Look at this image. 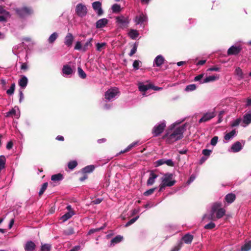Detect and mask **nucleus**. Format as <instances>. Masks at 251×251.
Returning a JSON list of instances; mask_svg holds the SVG:
<instances>
[{
	"instance_id": "1",
	"label": "nucleus",
	"mask_w": 251,
	"mask_h": 251,
	"mask_svg": "<svg viewBox=\"0 0 251 251\" xmlns=\"http://www.w3.org/2000/svg\"><path fill=\"white\" fill-rule=\"evenodd\" d=\"M185 130V125L176 127V123H173L169 126L162 139L167 144H172L183 138Z\"/></svg>"
},
{
	"instance_id": "2",
	"label": "nucleus",
	"mask_w": 251,
	"mask_h": 251,
	"mask_svg": "<svg viewBox=\"0 0 251 251\" xmlns=\"http://www.w3.org/2000/svg\"><path fill=\"white\" fill-rule=\"evenodd\" d=\"M221 207V202H216L213 203L211 204L209 214L204 215L203 219H207L208 220L215 221L216 219L222 218L226 214V210Z\"/></svg>"
},
{
	"instance_id": "3",
	"label": "nucleus",
	"mask_w": 251,
	"mask_h": 251,
	"mask_svg": "<svg viewBox=\"0 0 251 251\" xmlns=\"http://www.w3.org/2000/svg\"><path fill=\"white\" fill-rule=\"evenodd\" d=\"M176 183V180L173 178V174L166 173L161 178V183L159 186V192H161L165 189L166 187L173 186Z\"/></svg>"
},
{
	"instance_id": "4",
	"label": "nucleus",
	"mask_w": 251,
	"mask_h": 251,
	"mask_svg": "<svg viewBox=\"0 0 251 251\" xmlns=\"http://www.w3.org/2000/svg\"><path fill=\"white\" fill-rule=\"evenodd\" d=\"M119 91L117 88L113 87L109 89L104 94L105 101H112L117 98L119 96Z\"/></svg>"
},
{
	"instance_id": "5",
	"label": "nucleus",
	"mask_w": 251,
	"mask_h": 251,
	"mask_svg": "<svg viewBox=\"0 0 251 251\" xmlns=\"http://www.w3.org/2000/svg\"><path fill=\"white\" fill-rule=\"evenodd\" d=\"M115 20L118 27L122 29L127 28L130 23L129 17H125L122 15L117 16L115 18Z\"/></svg>"
},
{
	"instance_id": "6",
	"label": "nucleus",
	"mask_w": 251,
	"mask_h": 251,
	"mask_svg": "<svg viewBox=\"0 0 251 251\" xmlns=\"http://www.w3.org/2000/svg\"><path fill=\"white\" fill-rule=\"evenodd\" d=\"M166 123L165 120H162L156 124L152 129V133L154 137H157L160 135L164 131L166 127Z\"/></svg>"
},
{
	"instance_id": "7",
	"label": "nucleus",
	"mask_w": 251,
	"mask_h": 251,
	"mask_svg": "<svg viewBox=\"0 0 251 251\" xmlns=\"http://www.w3.org/2000/svg\"><path fill=\"white\" fill-rule=\"evenodd\" d=\"M15 11L21 18H25L32 13V9L26 7L17 8L15 9Z\"/></svg>"
},
{
	"instance_id": "8",
	"label": "nucleus",
	"mask_w": 251,
	"mask_h": 251,
	"mask_svg": "<svg viewBox=\"0 0 251 251\" xmlns=\"http://www.w3.org/2000/svg\"><path fill=\"white\" fill-rule=\"evenodd\" d=\"M75 11L78 16L83 17L86 15L87 9L85 5L79 3L76 6Z\"/></svg>"
},
{
	"instance_id": "9",
	"label": "nucleus",
	"mask_w": 251,
	"mask_h": 251,
	"mask_svg": "<svg viewBox=\"0 0 251 251\" xmlns=\"http://www.w3.org/2000/svg\"><path fill=\"white\" fill-rule=\"evenodd\" d=\"M216 114L214 111L206 113L199 120V122L201 123L202 122H207L214 118Z\"/></svg>"
},
{
	"instance_id": "10",
	"label": "nucleus",
	"mask_w": 251,
	"mask_h": 251,
	"mask_svg": "<svg viewBox=\"0 0 251 251\" xmlns=\"http://www.w3.org/2000/svg\"><path fill=\"white\" fill-rule=\"evenodd\" d=\"M92 7L98 16L103 14V10L101 8V3L99 1H95L92 3Z\"/></svg>"
},
{
	"instance_id": "11",
	"label": "nucleus",
	"mask_w": 251,
	"mask_h": 251,
	"mask_svg": "<svg viewBox=\"0 0 251 251\" xmlns=\"http://www.w3.org/2000/svg\"><path fill=\"white\" fill-rule=\"evenodd\" d=\"M242 48L240 46H232L227 50L228 55H236L240 52Z\"/></svg>"
},
{
	"instance_id": "12",
	"label": "nucleus",
	"mask_w": 251,
	"mask_h": 251,
	"mask_svg": "<svg viewBox=\"0 0 251 251\" xmlns=\"http://www.w3.org/2000/svg\"><path fill=\"white\" fill-rule=\"evenodd\" d=\"M147 20L148 18L147 16L143 13H142L141 14L136 16L134 19V22L137 25H141L144 22H147Z\"/></svg>"
},
{
	"instance_id": "13",
	"label": "nucleus",
	"mask_w": 251,
	"mask_h": 251,
	"mask_svg": "<svg viewBox=\"0 0 251 251\" xmlns=\"http://www.w3.org/2000/svg\"><path fill=\"white\" fill-rule=\"evenodd\" d=\"M62 71L63 75L65 76L72 75L74 73L73 70L69 65H64Z\"/></svg>"
},
{
	"instance_id": "14",
	"label": "nucleus",
	"mask_w": 251,
	"mask_h": 251,
	"mask_svg": "<svg viewBox=\"0 0 251 251\" xmlns=\"http://www.w3.org/2000/svg\"><path fill=\"white\" fill-rule=\"evenodd\" d=\"M165 59L162 55H157L153 60V66L159 67L164 62Z\"/></svg>"
},
{
	"instance_id": "15",
	"label": "nucleus",
	"mask_w": 251,
	"mask_h": 251,
	"mask_svg": "<svg viewBox=\"0 0 251 251\" xmlns=\"http://www.w3.org/2000/svg\"><path fill=\"white\" fill-rule=\"evenodd\" d=\"M74 37L71 33H68L65 37L64 44L68 47H71L73 42Z\"/></svg>"
},
{
	"instance_id": "16",
	"label": "nucleus",
	"mask_w": 251,
	"mask_h": 251,
	"mask_svg": "<svg viewBox=\"0 0 251 251\" xmlns=\"http://www.w3.org/2000/svg\"><path fill=\"white\" fill-rule=\"evenodd\" d=\"M123 239V236L120 235H117L111 240L109 246L110 247L114 246L115 245L121 242Z\"/></svg>"
},
{
	"instance_id": "17",
	"label": "nucleus",
	"mask_w": 251,
	"mask_h": 251,
	"mask_svg": "<svg viewBox=\"0 0 251 251\" xmlns=\"http://www.w3.org/2000/svg\"><path fill=\"white\" fill-rule=\"evenodd\" d=\"M243 123L245 125L243 126H246L251 123V112H248L246 113L243 117Z\"/></svg>"
},
{
	"instance_id": "18",
	"label": "nucleus",
	"mask_w": 251,
	"mask_h": 251,
	"mask_svg": "<svg viewBox=\"0 0 251 251\" xmlns=\"http://www.w3.org/2000/svg\"><path fill=\"white\" fill-rule=\"evenodd\" d=\"M16 109L19 111V109L18 107H15L14 108L11 109L9 111L6 113L5 117H10L14 116L16 118H18L20 117V113H16Z\"/></svg>"
},
{
	"instance_id": "19",
	"label": "nucleus",
	"mask_w": 251,
	"mask_h": 251,
	"mask_svg": "<svg viewBox=\"0 0 251 251\" xmlns=\"http://www.w3.org/2000/svg\"><path fill=\"white\" fill-rule=\"evenodd\" d=\"M158 177V176L154 174L153 172H151L150 174V176L147 182V185L148 186H151L154 184L155 179Z\"/></svg>"
},
{
	"instance_id": "20",
	"label": "nucleus",
	"mask_w": 251,
	"mask_h": 251,
	"mask_svg": "<svg viewBox=\"0 0 251 251\" xmlns=\"http://www.w3.org/2000/svg\"><path fill=\"white\" fill-rule=\"evenodd\" d=\"M243 146L242 145L241 143L237 141L234 143L231 146V150L234 152H237L240 151L243 149Z\"/></svg>"
},
{
	"instance_id": "21",
	"label": "nucleus",
	"mask_w": 251,
	"mask_h": 251,
	"mask_svg": "<svg viewBox=\"0 0 251 251\" xmlns=\"http://www.w3.org/2000/svg\"><path fill=\"white\" fill-rule=\"evenodd\" d=\"M108 23V20L106 18H102L99 20L96 24V27L97 28H100L104 27Z\"/></svg>"
},
{
	"instance_id": "22",
	"label": "nucleus",
	"mask_w": 251,
	"mask_h": 251,
	"mask_svg": "<svg viewBox=\"0 0 251 251\" xmlns=\"http://www.w3.org/2000/svg\"><path fill=\"white\" fill-rule=\"evenodd\" d=\"M35 244L33 242L29 241L25 244V250L26 251H33L35 249Z\"/></svg>"
},
{
	"instance_id": "23",
	"label": "nucleus",
	"mask_w": 251,
	"mask_h": 251,
	"mask_svg": "<svg viewBox=\"0 0 251 251\" xmlns=\"http://www.w3.org/2000/svg\"><path fill=\"white\" fill-rule=\"evenodd\" d=\"M236 129H234L232 130L229 133H226L224 139L226 141H229L230 140L232 139L236 135Z\"/></svg>"
},
{
	"instance_id": "24",
	"label": "nucleus",
	"mask_w": 251,
	"mask_h": 251,
	"mask_svg": "<svg viewBox=\"0 0 251 251\" xmlns=\"http://www.w3.org/2000/svg\"><path fill=\"white\" fill-rule=\"evenodd\" d=\"M139 90L141 92H145L149 89L151 88V84H145L143 82H139L138 83Z\"/></svg>"
},
{
	"instance_id": "25",
	"label": "nucleus",
	"mask_w": 251,
	"mask_h": 251,
	"mask_svg": "<svg viewBox=\"0 0 251 251\" xmlns=\"http://www.w3.org/2000/svg\"><path fill=\"white\" fill-rule=\"evenodd\" d=\"M28 79L27 77L23 75L19 80V85L22 88H25L27 84Z\"/></svg>"
},
{
	"instance_id": "26",
	"label": "nucleus",
	"mask_w": 251,
	"mask_h": 251,
	"mask_svg": "<svg viewBox=\"0 0 251 251\" xmlns=\"http://www.w3.org/2000/svg\"><path fill=\"white\" fill-rule=\"evenodd\" d=\"M235 198L236 196L235 194L229 193L226 196L225 199L227 203H231L235 201Z\"/></svg>"
},
{
	"instance_id": "27",
	"label": "nucleus",
	"mask_w": 251,
	"mask_h": 251,
	"mask_svg": "<svg viewBox=\"0 0 251 251\" xmlns=\"http://www.w3.org/2000/svg\"><path fill=\"white\" fill-rule=\"evenodd\" d=\"M182 239L185 243L189 244L191 243L193 239V236L189 233H187L182 237Z\"/></svg>"
},
{
	"instance_id": "28",
	"label": "nucleus",
	"mask_w": 251,
	"mask_h": 251,
	"mask_svg": "<svg viewBox=\"0 0 251 251\" xmlns=\"http://www.w3.org/2000/svg\"><path fill=\"white\" fill-rule=\"evenodd\" d=\"M219 75H210L206 77L205 78H204V80L201 81V82H205L208 83L209 82H212L218 79H219Z\"/></svg>"
},
{
	"instance_id": "29",
	"label": "nucleus",
	"mask_w": 251,
	"mask_h": 251,
	"mask_svg": "<svg viewBox=\"0 0 251 251\" xmlns=\"http://www.w3.org/2000/svg\"><path fill=\"white\" fill-rule=\"evenodd\" d=\"M74 215H75L74 212H68L61 217V219L63 222H65L70 219Z\"/></svg>"
},
{
	"instance_id": "30",
	"label": "nucleus",
	"mask_w": 251,
	"mask_h": 251,
	"mask_svg": "<svg viewBox=\"0 0 251 251\" xmlns=\"http://www.w3.org/2000/svg\"><path fill=\"white\" fill-rule=\"evenodd\" d=\"M63 175L61 174L53 175L51 177V180L54 182L61 181L63 179Z\"/></svg>"
},
{
	"instance_id": "31",
	"label": "nucleus",
	"mask_w": 251,
	"mask_h": 251,
	"mask_svg": "<svg viewBox=\"0 0 251 251\" xmlns=\"http://www.w3.org/2000/svg\"><path fill=\"white\" fill-rule=\"evenodd\" d=\"M138 141H135L129 145L124 150L121 151L120 153H125L129 151L132 148L138 144Z\"/></svg>"
},
{
	"instance_id": "32",
	"label": "nucleus",
	"mask_w": 251,
	"mask_h": 251,
	"mask_svg": "<svg viewBox=\"0 0 251 251\" xmlns=\"http://www.w3.org/2000/svg\"><path fill=\"white\" fill-rule=\"evenodd\" d=\"M138 141H135L129 145L124 150L121 151L120 153H125L129 151L132 148L138 144Z\"/></svg>"
},
{
	"instance_id": "33",
	"label": "nucleus",
	"mask_w": 251,
	"mask_h": 251,
	"mask_svg": "<svg viewBox=\"0 0 251 251\" xmlns=\"http://www.w3.org/2000/svg\"><path fill=\"white\" fill-rule=\"evenodd\" d=\"M95 169V166L91 165L86 166L82 169V172L83 173H90L92 172Z\"/></svg>"
},
{
	"instance_id": "34",
	"label": "nucleus",
	"mask_w": 251,
	"mask_h": 251,
	"mask_svg": "<svg viewBox=\"0 0 251 251\" xmlns=\"http://www.w3.org/2000/svg\"><path fill=\"white\" fill-rule=\"evenodd\" d=\"M235 74L237 76L238 80H241L244 77L243 71L239 67H238L235 69Z\"/></svg>"
},
{
	"instance_id": "35",
	"label": "nucleus",
	"mask_w": 251,
	"mask_h": 251,
	"mask_svg": "<svg viewBox=\"0 0 251 251\" xmlns=\"http://www.w3.org/2000/svg\"><path fill=\"white\" fill-rule=\"evenodd\" d=\"M128 35L132 39L134 40L139 36V33L136 30L131 29L128 33Z\"/></svg>"
},
{
	"instance_id": "36",
	"label": "nucleus",
	"mask_w": 251,
	"mask_h": 251,
	"mask_svg": "<svg viewBox=\"0 0 251 251\" xmlns=\"http://www.w3.org/2000/svg\"><path fill=\"white\" fill-rule=\"evenodd\" d=\"M251 250V241L246 242L241 249V251H249Z\"/></svg>"
},
{
	"instance_id": "37",
	"label": "nucleus",
	"mask_w": 251,
	"mask_h": 251,
	"mask_svg": "<svg viewBox=\"0 0 251 251\" xmlns=\"http://www.w3.org/2000/svg\"><path fill=\"white\" fill-rule=\"evenodd\" d=\"M58 35L57 32H53L52 33L48 39V42L49 43H53L58 37Z\"/></svg>"
},
{
	"instance_id": "38",
	"label": "nucleus",
	"mask_w": 251,
	"mask_h": 251,
	"mask_svg": "<svg viewBox=\"0 0 251 251\" xmlns=\"http://www.w3.org/2000/svg\"><path fill=\"white\" fill-rule=\"evenodd\" d=\"M6 163V158L5 156H0V171H1L5 168Z\"/></svg>"
},
{
	"instance_id": "39",
	"label": "nucleus",
	"mask_w": 251,
	"mask_h": 251,
	"mask_svg": "<svg viewBox=\"0 0 251 251\" xmlns=\"http://www.w3.org/2000/svg\"><path fill=\"white\" fill-rule=\"evenodd\" d=\"M15 89V84L13 83L11 84L10 88L6 91V94L9 96L12 95Z\"/></svg>"
},
{
	"instance_id": "40",
	"label": "nucleus",
	"mask_w": 251,
	"mask_h": 251,
	"mask_svg": "<svg viewBox=\"0 0 251 251\" xmlns=\"http://www.w3.org/2000/svg\"><path fill=\"white\" fill-rule=\"evenodd\" d=\"M242 121V119L240 118H237L234 120H233L231 122L230 126L232 127L238 126Z\"/></svg>"
},
{
	"instance_id": "41",
	"label": "nucleus",
	"mask_w": 251,
	"mask_h": 251,
	"mask_svg": "<svg viewBox=\"0 0 251 251\" xmlns=\"http://www.w3.org/2000/svg\"><path fill=\"white\" fill-rule=\"evenodd\" d=\"M111 9L113 13H118L121 11V6L117 3L114 4L111 7Z\"/></svg>"
},
{
	"instance_id": "42",
	"label": "nucleus",
	"mask_w": 251,
	"mask_h": 251,
	"mask_svg": "<svg viewBox=\"0 0 251 251\" xmlns=\"http://www.w3.org/2000/svg\"><path fill=\"white\" fill-rule=\"evenodd\" d=\"M92 40H93V39L91 38L89 39L87 41V42L85 43V44H84V45L83 47L82 51H86L88 50V47L89 46H92L91 42L92 41Z\"/></svg>"
},
{
	"instance_id": "43",
	"label": "nucleus",
	"mask_w": 251,
	"mask_h": 251,
	"mask_svg": "<svg viewBox=\"0 0 251 251\" xmlns=\"http://www.w3.org/2000/svg\"><path fill=\"white\" fill-rule=\"evenodd\" d=\"M204 75V74H200L195 77L194 80L195 81H199L200 84L205 83V82H201V81L204 80V78H203Z\"/></svg>"
},
{
	"instance_id": "44",
	"label": "nucleus",
	"mask_w": 251,
	"mask_h": 251,
	"mask_svg": "<svg viewBox=\"0 0 251 251\" xmlns=\"http://www.w3.org/2000/svg\"><path fill=\"white\" fill-rule=\"evenodd\" d=\"M78 74L79 76L83 79H84L86 77V74L84 72V71L82 69V68L80 67H78L77 68Z\"/></svg>"
},
{
	"instance_id": "45",
	"label": "nucleus",
	"mask_w": 251,
	"mask_h": 251,
	"mask_svg": "<svg viewBox=\"0 0 251 251\" xmlns=\"http://www.w3.org/2000/svg\"><path fill=\"white\" fill-rule=\"evenodd\" d=\"M196 88H197V86L196 84H191L187 85L186 87L185 90L187 92H190V91H192L196 90Z\"/></svg>"
},
{
	"instance_id": "46",
	"label": "nucleus",
	"mask_w": 251,
	"mask_h": 251,
	"mask_svg": "<svg viewBox=\"0 0 251 251\" xmlns=\"http://www.w3.org/2000/svg\"><path fill=\"white\" fill-rule=\"evenodd\" d=\"M77 165V163L76 161H71L68 164V167L70 170H73Z\"/></svg>"
},
{
	"instance_id": "47",
	"label": "nucleus",
	"mask_w": 251,
	"mask_h": 251,
	"mask_svg": "<svg viewBox=\"0 0 251 251\" xmlns=\"http://www.w3.org/2000/svg\"><path fill=\"white\" fill-rule=\"evenodd\" d=\"M48 185V183L47 182L44 183L42 184L41 188L39 192V196H41L44 193V192L47 188Z\"/></svg>"
},
{
	"instance_id": "48",
	"label": "nucleus",
	"mask_w": 251,
	"mask_h": 251,
	"mask_svg": "<svg viewBox=\"0 0 251 251\" xmlns=\"http://www.w3.org/2000/svg\"><path fill=\"white\" fill-rule=\"evenodd\" d=\"M74 233V230L73 227H69L68 229L63 231V234L65 235H71Z\"/></svg>"
},
{
	"instance_id": "49",
	"label": "nucleus",
	"mask_w": 251,
	"mask_h": 251,
	"mask_svg": "<svg viewBox=\"0 0 251 251\" xmlns=\"http://www.w3.org/2000/svg\"><path fill=\"white\" fill-rule=\"evenodd\" d=\"M105 226H103L100 228H93L89 230L88 231V234L91 235L93 234L95 232L100 231V230L103 229L105 227Z\"/></svg>"
},
{
	"instance_id": "50",
	"label": "nucleus",
	"mask_w": 251,
	"mask_h": 251,
	"mask_svg": "<svg viewBox=\"0 0 251 251\" xmlns=\"http://www.w3.org/2000/svg\"><path fill=\"white\" fill-rule=\"evenodd\" d=\"M137 47H138V44L137 43H135L133 45V46L132 49L131 50L129 53V55L130 56H132L134 53H136V52L137 51Z\"/></svg>"
},
{
	"instance_id": "51",
	"label": "nucleus",
	"mask_w": 251,
	"mask_h": 251,
	"mask_svg": "<svg viewBox=\"0 0 251 251\" xmlns=\"http://www.w3.org/2000/svg\"><path fill=\"white\" fill-rule=\"evenodd\" d=\"M139 216H137L136 217H134L131 220H130L125 225L126 227H127L133 224L134 223H135L139 218Z\"/></svg>"
},
{
	"instance_id": "52",
	"label": "nucleus",
	"mask_w": 251,
	"mask_h": 251,
	"mask_svg": "<svg viewBox=\"0 0 251 251\" xmlns=\"http://www.w3.org/2000/svg\"><path fill=\"white\" fill-rule=\"evenodd\" d=\"M51 246L48 244H45L41 246L42 251H50V250Z\"/></svg>"
},
{
	"instance_id": "53",
	"label": "nucleus",
	"mask_w": 251,
	"mask_h": 251,
	"mask_svg": "<svg viewBox=\"0 0 251 251\" xmlns=\"http://www.w3.org/2000/svg\"><path fill=\"white\" fill-rule=\"evenodd\" d=\"M156 188L155 187V188H151V189L147 190L146 191H145L144 193V195L145 196H149L151 195L154 192Z\"/></svg>"
},
{
	"instance_id": "54",
	"label": "nucleus",
	"mask_w": 251,
	"mask_h": 251,
	"mask_svg": "<svg viewBox=\"0 0 251 251\" xmlns=\"http://www.w3.org/2000/svg\"><path fill=\"white\" fill-rule=\"evenodd\" d=\"M215 227V224L213 222H210L204 226V228L207 229H211Z\"/></svg>"
},
{
	"instance_id": "55",
	"label": "nucleus",
	"mask_w": 251,
	"mask_h": 251,
	"mask_svg": "<svg viewBox=\"0 0 251 251\" xmlns=\"http://www.w3.org/2000/svg\"><path fill=\"white\" fill-rule=\"evenodd\" d=\"M105 43H98L96 45L97 50L99 51H100L101 50V49L105 47Z\"/></svg>"
},
{
	"instance_id": "56",
	"label": "nucleus",
	"mask_w": 251,
	"mask_h": 251,
	"mask_svg": "<svg viewBox=\"0 0 251 251\" xmlns=\"http://www.w3.org/2000/svg\"><path fill=\"white\" fill-rule=\"evenodd\" d=\"M83 47H82L81 42L79 41H77L75 43L74 49L75 50H82Z\"/></svg>"
},
{
	"instance_id": "57",
	"label": "nucleus",
	"mask_w": 251,
	"mask_h": 251,
	"mask_svg": "<svg viewBox=\"0 0 251 251\" xmlns=\"http://www.w3.org/2000/svg\"><path fill=\"white\" fill-rule=\"evenodd\" d=\"M141 63V61L139 60H135L133 63V67L134 68V69H135V70H138L139 69L140 64Z\"/></svg>"
},
{
	"instance_id": "58",
	"label": "nucleus",
	"mask_w": 251,
	"mask_h": 251,
	"mask_svg": "<svg viewBox=\"0 0 251 251\" xmlns=\"http://www.w3.org/2000/svg\"><path fill=\"white\" fill-rule=\"evenodd\" d=\"M211 152L212 151L210 150L204 149L202 150V153L205 156H206V157L208 158V157L210 155Z\"/></svg>"
},
{
	"instance_id": "59",
	"label": "nucleus",
	"mask_w": 251,
	"mask_h": 251,
	"mask_svg": "<svg viewBox=\"0 0 251 251\" xmlns=\"http://www.w3.org/2000/svg\"><path fill=\"white\" fill-rule=\"evenodd\" d=\"M218 140V137L217 136L213 137L210 141L211 145L213 146H215L217 143Z\"/></svg>"
},
{
	"instance_id": "60",
	"label": "nucleus",
	"mask_w": 251,
	"mask_h": 251,
	"mask_svg": "<svg viewBox=\"0 0 251 251\" xmlns=\"http://www.w3.org/2000/svg\"><path fill=\"white\" fill-rule=\"evenodd\" d=\"M165 164L169 166H171V167L174 166V165H175L174 162L171 159H165Z\"/></svg>"
},
{
	"instance_id": "61",
	"label": "nucleus",
	"mask_w": 251,
	"mask_h": 251,
	"mask_svg": "<svg viewBox=\"0 0 251 251\" xmlns=\"http://www.w3.org/2000/svg\"><path fill=\"white\" fill-rule=\"evenodd\" d=\"M0 13L4 14L5 16H7V17L10 16L9 13L5 11L3 9V8L1 6H0Z\"/></svg>"
},
{
	"instance_id": "62",
	"label": "nucleus",
	"mask_w": 251,
	"mask_h": 251,
	"mask_svg": "<svg viewBox=\"0 0 251 251\" xmlns=\"http://www.w3.org/2000/svg\"><path fill=\"white\" fill-rule=\"evenodd\" d=\"M181 243L178 244L176 246L174 247L171 251H178L181 247Z\"/></svg>"
},
{
	"instance_id": "63",
	"label": "nucleus",
	"mask_w": 251,
	"mask_h": 251,
	"mask_svg": "<svg viewBox=\"0 0 251 251\" xmlns=\"http://www.w3.org/2000/svg\"><path fill=\"white\" fill-rule=\"evenodd\" d=\"M196 178V176L192 175L191 176L189 179L188 180L187 183L188 184H191Z\"/></svg>"
},
{
	"instance_id": "64",
	"label": "nucleus",
	"mask_w": 251,
	"mask_h": 251,
	"mask_svg": "<svg viewBox=\"0 0 251 251\" xmlns=\"http://www.w3.org/2000/svg\"><path fill=\"white\" fill-rule=\"evenodd\" d=\"M80 249V246L79 245L75 246L69 251H78Z\"/></svg>"
}]
</instances>
